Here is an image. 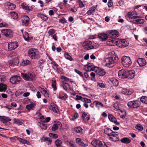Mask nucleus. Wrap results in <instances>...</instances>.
I'll return each mask as SVG.
<instances>
[{
  "instance_id": "nucleus-32",
  "label": "nucleus",
  "mask_w": 147,
  "mask_h": 147,
  "mask_svg": "<svg viewBox=\"0 0 147 147\" xmlns=\"http://www.w3.org/2000/svg\"><path fill=\"white\" fill-rule=\"evenodd\" d=\"M35 104L34 103H31L30 104L27 105L26 106V109L28 110L33 109L34 108Z\"/></svg>"
},
{
  "instance_id": "nucleus-9",
  "label": "nucleus",
  "mask_w": 147,
  "mask_h": 147,
  "mask_svg": "<svg viewBox=\"0 0 147 147\" xmlns=\"http://www.w3.org/2000/svg\"><path fill=\"white\" fill-rule=\"evenodd\" d=\"M62 125L61 123L59 121H57L55 122L51 127V130L53 131H55L58 129L59 127L61 129Z\"/></svg>"
},
{
  "instance_id": "nucleus-5",
  "label": "nucleus",
  "mask_w": 147,
  "mask_h": 147,
  "mask_svg": "<svg viewBox=\"0 0 147 147\" xmlns=\"http://www.w3.org/2000/svg\"><path fill=\"white\" fill-rule=\"evenodd\" d=\"M140 102L138 100H133L128 102L127 105L128 106L131 108H136L140 106Z\"/></svg>"
},
{
  "instance_id": "nucleus-38",
  "label": "nucleus",
  "mask_w": 147,
  "mask_h": 147,
  "mask_svg": "<svg viewBox=\"0 0 147 147\" xmlns=\"http://www.w3.org/2000/svg\"><path fill=\"white\" fill-rule=\"evenodd\" d=\"M16 62L15 63L14 61L10 62L9 63V66H13L14 65H16L19 63V61L18 58H16Z\"/></svg>"
},
{
  "instance_id": "nucleus-45",
  "label": "nucleus",
  "mask_w": 147,
  "mask_h": 147,
  "mask_svg": "<svg viewBox=\"0 0 147 147\" xmlns=\"http://www.w3.org/2000/svg\"><path fill=\"white\" fill-rule=\"evenodd\" d=\"M82 129L80 127H76L75 131L77 133H81L82 132Z\"/></svg>"
},
{
  "instance_id": "nucleus-28",
  "label": "nucleus",
  "mask_w": 147,
  "mask_h": 147,
  "mask_svg": "<svg viewBox=\"0 0 147 147\" xmlns=\"http://www.w3.org/2000/svg\"><path fill=\"white\" fill-rule=\"evenodd\" d=\"M121 141L123 143L128 144L131 142V140L127 138H124L121 140Z\"/></svg>"
},
{
  "instance_id": "nucleus-54",
  "label": "nucleus",
  "mask_w": 147,
  "mask_h": 147,
  "mask_svg": "<svg viewBox=\"0 0 147 147\" xmlns=\"http://www.w3.org/2000/svg\"><path fill=\"white\" fill-rule=\"evenodd\" d=\"M82 101L85 102L86 103H90L91 102V100L90 99L86 98H83Z\"/></svg>"
},
{
  "instance_id": "nucleus-60",
  "label": "nucleus",
  "mask_w": 147,
  "mask_h": 147,
  "mask_svg": "<svg viewBox=\"0 0 147 147\" xmlns=\"http://www.w3.org/2000/svg\"><path fill=\"white\" fill-rule=\"evenodd\" d=\"M45 62V61L43 59H41L39 60L38 61V63L40 66L43 64Z\"/></svg>"
},
{
  "instance_id": "nucleus-44",
  "label": "nucleus",
  "mask_w": 147,
  "mask_h": 147,
  "mask_svg": "<svg viewBox=\"0 0 147 147\" xmlns=\"http://www.w3.org/2000/svg\"><path fill=\"white\" fill-rule=\"evenodd\" d=\"M136 128L137 129L140 131H142L143 129V127L141 125L139 124H137L136 126Z\"/></svg>"
},
{
  "instance_id": "nucleus-24",
  "label": "nucleus",
  "mask_w": 147,
  "mask_h": 147,
  "mask_svg": "<svg viewBox=\"0 0 147 147\" xmlns=\"http://www.w3.org/2000/svg\"><path fill=\"white\" fill-rule=\"evenodd\" d=\"M0 119L1 121H3V123H7L11 120V119L9 117L4 116H0Z\"/></svg>"
},
{
  "instance_id": "nucleus-43",
  "label": "nucleus",
  "mask_w": 147,
  "mask_h": 147,
  "mask_svg": "<svg viewBox=\"0 0 147 147\" xmlns=\"http://www.w3.org/2000/svg\"><path fill=\"white\" fill-rule=\"evenodd\" d=\"M95 7H92L87 12V13L88 15H90L94 12L95 11Z\"/></svg>"
},
{
  "instance_id": "nucleus-17",
  "label": "nucleus",
  "mask_w": 147,
  "mask_h": 147,
  "mask_svg": "<svg viewBox=\"0 0 147 147\" xmlns=\"http://www.w3.org/2000/svg\"><path fill=\"white\" fill-rule=\"evenodd\" d=\"M1 32L3 34L7 37L10 36L12 32V31L9 29H3L1 30Z\"/></svg>"
},
{
  "instance_id": "nucleus-57",
  "label": "nucleus",
  "mask_w": 147,
  "mask_h": 147,
  "mask_svg": "<svg viewBox=\"0 0 147 147\" xmlns=\"http://www.w3.org/2000/svg\"><path fill=\"white\" fill-rule=\"evenodd\" d=\"M52 86L54 90H55L57 89V87H56V82L55 81L52 82Z\"/></svg>"
},
{
  "instance_id": "nucleus-48",
  "label": "nucleus",
  "mask_w": 147,
  "mask_h": 147,
  "mask_svg": "<svg viewBox=\"0 0 147 147\" xmlns=\"http://www.w3.org/2000/svg\"><path fill=\"white\" fill-rule=\"evenodd\" d=\"M96 67H87L86 69V71H95V69Z\"/></svg>"
},
{
  "instance_id": "nucleus-2",
  "label": "nucleus",
  "mask_w": 147,
  "mask_h": 147,
  "mask_svg": "<svg viewBox=\"0 0 147 147\" xmlns=\"http://www.w3.org/2000/svg\"><path fill=\"white\" fill-rule=\"evenodd\" d=\"M118 60V57L113 55L111 57H108L105 59L106 64L105 66L109 67H112L113 66V64L117 62Z\"/></svg>"
},
{
  "instance_id": "nucleus-40",
  "label": "nucleus",
  "mask_w": 147,
  "mask_h": 147,
  "mask_svg": "<svg viewBox=\"0 0 147 147\" xmlns=\"http://www.w3.org/2000/svg\"><path fill=\"white\" fill-rule=\"evenodd\" d=\"M38 16L42 20L44 21L47 20V17L41 14H38Z\"/></svg>"
},
{
  "instance_id": "nucleus-52",
  "label": "nucleus",
  "mask_w": 147,
  "mask_h": 147,
  "mask_svg": "<svg viewBox=\"0 0 147 147\" xmlns=\"http://www.w3.org/2000/svg\"><path fill=\"white\" fill-rule=\"evenodd\" d=\"M5 80V77L4 76H0V84L4 82Z\"/></svg>"
},
{
  "instance_id": "nucleus-25",
  "label": "nucleus",
  "mask_w": 147,
  "mask_h": 147,
  "mask_svg": "<svg viewBox=\"0 0 147 147\" xmlns=\"http://www.w3.org/2000/svg\"><path fill=\"white\" fill-rule=\"evenodd\" d=\"M61 82H63V84L61 85V86L63 87L64 90L67 91V87H70V85L69 83L65 82L63 80L61 81Z\"/></svg>"
},
{
  "instance_id": "nucleus-7",
  "label": "nucleus",
  "mask_w": 147,
  "mask_h": 147,
  "mask_svg": "<svg viewBox=\"0 0 147 147\" xmlns=\"http://www.w3.org/2000/svg\"><path fill=\"white\" fill-rule=\"evenodd\" d=\"M21 76L26 81H32L34 78L32 74L30 73H22Z\"/></svg>"
},
{
  "instance_id": "nucleus-61",
  "label": "nucleus",
  "mask_w": 147,
  "mask_h": 147,
  "mask_svg": "<svg viewBox=\"0 0 147 147\" xmlns=\"http://www.w3.org/2000/svg\"><path fill=\"white\" fill-rule=\"evenodd\" d=\"M59 21L60 22V23H61L62 24H64L66 23V20L65 18H63L61 19H60L59 20Z\"/></svg>"
},
{
  "instance_id": "nucleus-3",
  "label": "nucleus",
  "mask_w": 147,
  "mask_h": 147,
  "mask_svg": "<svg viewBox=\"0 0 147 147\" xmlns=\"http://www.w3.org/2000/svg\"><path fill=\"white\" fill-rule=\"evenodd\" d=\"M28 56L31 59H37L39 56V53L37 49L31 48L30 49L28 53Z\"/></svg>"
},
{
  "instance_id": "nucleus-19",
  "label": "nucleus",
  "mask_w": 147,
  "mask_h": 147,
  "mask_svg": "<svg viewBox=\"0 0 147 147\" xmlns=\"http://www.w3.org/2000/svg\"><path fill=\"white\" fill-rule=\"evenodd\" d=\"M137 62L140 66H143L146 64V62L144 59L139 58L137 60Z\"/></svg>"
},
{
  "instance_id": "nucleus-20",
  "label": "nucleus",
  "mask_w": 147,
  "mask_h": 147,
  "mask_svg": "<svg viewBox=\"0 0 147 147\" xmlns=\"http://www.w3.org/2000/svg\"><path fill=\"white\" fill-rule=\"evenodd\" d=\"M50 109L55 113H57L58 110L57 105L53 103L51 104V106L50 107Z\"/></svg>"
},
{
  "instance_id": "nucleus-33",
  "label": "nucleus",
  "mask_w": 147,
  "mask_h": 147,
  "mask_svg": "<svg viewBox=\"0 0 147 147\" xmlns=\"http://www.w3.org/2000/svg\"><path fill=\"white\" fill-rule=\"evenodd\" d=\"M29 21V18L27 16L25 17L24 19L22 20V23L26 25H27L28 24V22Z\"/></svg>"
},
{
  "instance_id": "nucleus-8",
  "label": "nucleus",
  "mask_w": 147,
  "mask_h": 147,
  "mask_svg": "<svg viewBox=\"0 0 147 147\" xmlns=\"http://www.w3.org/2000/svg\"><path fill=\"white\" fill-rule=\"evenodd\" d=\"M118 32L115 30L110 31L108 34V37L112 38L118 37Z\"/></svg>"
},
{
  "instance_id": "nucleus-59",
  "label": "nucleus",
  "mask_w": 147,
  "mask_h": 147,
  "mask_svg": "<svg viewBox=\"0 0 147 147\" xmlns=\"http://www.w3.org/2000/svg\"><path fill=\"white\" fill-rule=\"evenodd\" d=\"M55 32L54 30L53 29H51L49 30L48 33L50 35H52Z\"/></svg>"
},
{
  "instance_id": "nucleus-35",
  "label": "nucleus",
  "mask_w": 147,
  "mask_h": 147,
  "mask_svg": "<svg viewBox=\"0 0 147 147\" xmlns=\"http://www.w3.org/2000/svg\"><path fill=\"white\" fill-rule=\"evenodd\" d=\"M110 82L112 84L113 86H117L119 84L118 81L116 79H112L110 80Z\"/></svg>"
},
{
  "instance_id": "nucleus-64",
  "label": "nucleus",
  "mask_w": 147,
  "mask_h": 147,
  "mask_svg": "<svg viewBox=\"0 0 147 147\" xmlns=\"http://www.w3.org/2000/svg\"><path fill=\"white\" fill-rule=\"evenodd\" d=\"M36 95L38 98H40L41 97V94L39 91H38L37 92Z\"/></svg>"
},
{
  "instance_id": "nucleus-18",
  "label": "nucleus",
  "mask_w": 147,
  "mask_h": 147,
  "mask_svg": "<svg viewBox=\"0 0 147 147\" xmlns=\"http://www.w3.org/2000/svg\"><path fill=\"white\" fill-rule=\"evenodd\" d=\"M98 36L99 39L102 41L106 40L108 38V35L104 33L99 34Z\"/></svg>"
},
{
  "instance_id": "nucleus-27",
  "label": "nucleus",
  "mask_w": 147,
  "mask_h": 147,
  "mask_svg": "<svg viewBox=\"0 0 147 147\" xmlns=\"http://www.w3.org/2000/svg\"><path fill=\"white\" fill-rule=\"evenodd\" d=\"M7 8L9 10H14L16 7V5L12 3H7Z\"/></svg>"
},
{
  "instance_id": "nucleus-6",
  "label": "nucleus",
  "mask_w": 147,
  "mask_h": 147,
  "mask_svg": "<svg viewBox=\"0 0 147 147\" xmlns=\"http://www.w3.org/2000/svg\"><path fill=\"white\" fill-rule=\"evenodd\" d=\"M115 44L120 47L123 48L126 47L128 45V43L125 40H116Z\"/></svg>"
},
{
  "instance_id": "nucleus-46",
  "label": "nucleus",
  "mask_w": 147,
  "mask_h": 147,
  "mask_svg": "<svg viewBox=\"0 0 147 147\" xmlns=\"http://www.w3.org/2000/svg\"><path fill=\"white\" fill-rule=\"evenodd\" d=\"M94 103H95L96 106L98 107H103V105L100 102L98 101H94Z\"/></svg>"
},
{
  "instance_id": "nucleus-30",
  "label": "nucleus",
  "mask_w": 147,
  "mask_h": 147,
  "mask_svg": "<svg viewBox=\"0 0 147 147\" xmlns=\"http://www.w3.org/2000/svg\"><path fill=\"white\" fill-rule=\"evenodd\" d=\"M13 120L14 123L15 124L21 125L23 123V121L22 120H20L19 119H16V118H14Z\"/></svg>"
},
{
  "instance_id": "nucleus-36",
  "label": "nucleus",
  "mask_w": 147,
  "mask_h": 147,
  "mask_svg": "<svg viewBox=\"0 0 147 147\" xmlns=\"http://www.w3.org/2000/svg\"><path fill=\"white\" fill-rule=\"evenodd\" d=\"M31 63L30 61L28 60H24L22 61L21 65L23 66H26L30 65Z\"/></svg>"
},
{
  "instance_id": "nucleus-4",
  "label": "nucleus",
  "mask_w": 147,
  "mask_h": 147,
  "mask_svg": "<svg viewBox=\"0 0 147 147\" xmlns=\"http://www.w3.org/2000/svg\"><path fill=\"white\" fill-rule=\"evenodd\" d=\"M121 59L122 64L125 67L129 66L132 63L130 58L129 57L123 56L122 57Z\"/></svg>"
},
{
  "instance_id": "nucleus-49",
  "label": "nucleus",
  "mask_w": 147,
  "mask_h": 147,
  "mask_svg": "<svg viewBox=\"0 0 147 147\" xmlns=\"http://www.w3.org/2000/svg\"><path fill=\"white\" fill-rule=\"evenodd\" d=\"M40 91L42 94H44L45 96H49V94L46 88H45L43 90H40Z\"/></svg>"
},
{
  "instance_id": "nucleus-39",
  "label": "nucleus",
  "mask_w": 147,
  "mask_h": 147,
  "mask_svg": "<svg viewBox=\"0 0 147 147\" xmlns=\"http://www.w3.org/2000/svg\"><path fill=\"white\" fill-rule=\"evenodd\" d=\"M55 143L57 147H61L62 142L59 140H57L55 141Z\"/></svg>"
},
{
  "instance_id": "nucleus-29",
  "label": "nucleus",
  "mask_w": 147,
  "mask_h": 147,
  "mask_svg": "<svg viewBox=\"0 0 147 147\" xmlns=\"http://www.w3.org/2000/svg\"><path fill=\"white\" fill-rule=\"evenodd\" d=\"M7 87L6 85L2 83L0 84V91L5 92L6 90Z\"/></svg>"
},
{
  "instance_id": "nucleus-13",
  "label": "nucleus",
  "mask_w": 147,
  "mask_h": 147,
  "mask_svg": "<svg viewBox=\"0 0 147 147\" xmlns=\"http://www.w3.org/2000/svg\"><path fill=\"white\" fill-rule=\"evenodd\" d=\"M91 144L95 147H102L103 143L99 140H93L91 143Z\"/></svg>"
},
{
  "instance_id": "nucleus-62",
  "label": "nucleus",
  "mask_w": 147,
  "mask_h": 147,
  "mask_svg": "<svg viewBox=\"0 0 147 147\" xmlns=\"http://www.w3.org/2000/svg\"><path fill=\"white\" fill-rule=\"evenodd\" d=\"M75 71L79 75H80L81 76H83V74L80 71H79L77 69H75Z\"/></svg>"
},
{
  "instance_id": "nucleus-37",
  "label": "nucleus",
  "mask_w": 147,
  "mask_h": 147,
  "mask_svg": "<svg viewBox=\"0 0 147 147\" xmlns=\"http://www.w3.org/2000/svg\"><path fill=\"white\" fill-rule=\"evenodd\" d=\"M22 8L28 11H29L30 10V7H28V5H26L24 3H22Z\"/></svg>"
},
{
  "instance_id": "nucleus-26",
  "label": "nucleus",
  "mask_w": 147,
  "mask_h": 147,
  "mask_svg": "<svg viewBox=\"0 0 147 147\" xmlns=\"http://www.w3.org/2000/svg\"><path fill=\"white\" fill-rule=\"evenodd\" d=\"M104 131L105 133L109 137L111 135H112V134L114 132L109 128H106L105 129Z\"/></svg>"
},
{
  "instance_id": "nucleus-10",
  "label": "nucleus",
  "mask_w": 147,
  "mask_h": 147,
  "mask_svg": "<svg viewBox=\"0 0 147 147\" xmlns=\"http://www.w3.org/2000/svg\"><path fill=\"white\" fill-rule=\"evenodd\" d=\"M95 72L97 74L100 76L104 75L106 73L104 69L97 67H96L95 69Z\"/></svg>"
},
{
  "instance_id": "nucleus-1",
  "label": "nucleus",
  "mask_w": 147,
  "mask_h": 147,
  "mask_svg": "<svg viewBox=\"0 0 147 147\" xmlns=\"http://www.w3.org/2000/svg\"><path fill=\"white\" fill-rule=\"evenodd\" d=\"M135 73V71L133 70L128 71L121 70L119 71L118 74L119 77L121 78H128L133 79L134 77Z\"/></svg>"
},
{
  "instance_id": "nucleus-41",
  "label": "nucleus",
  "mask_w": 147,
  "mask_h": 147,
  "mask_svg": "<svg viewBox=\"0 0 147 147\" xmlns=\"http://www.w3.org/2000/svg\"><path fill=\"white\" fill-rule=\"evenodd\" d=\"M23 36L25 40L28 41L29 40V34L27 32H26L24 33V34H23Z\"/></svg>"
},
{
  "instance_id": "nucleus-21",
  "label": "nucleus",
  "mask_w": 147,
  "mask_h": 147,
  "mask_svg": "<svg viewBox=\"0 0 147 147\" xmlns=\"http://www.w3.org/2000/svg\"><path fill=\"white\" fill-rule=\"evenodd\" d=\"M108 117L109 120L113 122L116 125H117L119 124V123L117 121L116 118L112 115H109Z\"/></svg>"
},
{
  "instance_id": "nucleus-23",
  "label": "nucleus",
  "mask_w": 147,
  "mask_h": 147,
  "mask_svg": "<svg viewBox=\"0 0 147 147\" xmlns=\"http://www.w3.org/2000/svg\"><path fill=\"white\" fill-rule=\"evenodd\" d=\"M14 138H16L20 142V143L23 144H26L28 145L30 144V143L27 141L26 140L22 138H18L17 136H15Z\"/></svg>"
},
{
  "instance_id": "nucleus-11",
  "label": "nucleus",
  "mask_w": 147,
  "mask_h": 147,
  "mask_svg": "<svg viewBox=\"0 0 147 147\" xmlns=\"http://www.w3.org/2000/svg\"><path fill=\"white\" fill-rule=\"evenodd\" d=\"M8 48L10 50L14 49L18 47V44L17 42H9L8 45Z\"/></svg>"
},
{
  "instance_id": "nucleus-22",
  "label": "nucleus",
  "mask_w": 147,
  "mask_h": 147,
  "mask_svg": "<svg viewBox=\"0 0 147 147\" xmlns=\"http://www.w3.org/2000/svg\"><path fill=\"white\" fill-rule=\"evenodd\" d=\"M116 40L112 38L109 39L107 41V44L109 45L113 46L115 44Z\"/></svg>"
},
{
  "instance_id": "nucleus-58",
  "label": "nucleus",
  "mask_w": 147,
  "mask_h": 147,
  "mask_svg": "<svg viewBox=\"0 0 147 147\" xmlns=\"http://www.w3.org/2000/svg\"><path fill=\"white\" fill-rule=\"evenodd\" d=\"M113 3L112 2L111 0H109L108 3V6L109 7H110L112 6L113 5Z\"/></svg>"
},
{
  "instance_id": "nucleus-47",
  "label": "nucleus",
  "mask_w": 147,
  "mask_h": 147,
  "mask_svg": "<svg viewBox=\"0 0 147 147\" xmlns=\"http://www.w3.org/2000/svg\"><path fill=\"white\" fill-rule=\"evenodd\" d=\"M121 92L124 94H128L129 92V90L126 88H123L122 89L121 91Z\"/></svg>"
},
{
  "instance_id": "nucleus-56",
  "label": "nucleus",
  "mask_w": 147,
  "mask_h": 147,
  "mask_svg": "<svg viewBox=\"0 0 147 147\" xmlns=\"http://www.w3.org/2000/svg\"><path fill=\"white\" fill-rule=\"evenodd\" d=\"M62 79L64 80L66 82L69 81V79L68 78H67V77L64 76H62L61 77Z\"/></svg>"
},
{
  "instance_id": "nucleus-12",
  "label": "nucleus",
  "mask_w": 147,
  "mask_h": 147,
  "mask_svg": "<svg viewBox=\"0 0 147 147\" xmlns=\"http://www.w3.org/2000/svg\"><path fill=\"white\" fill-rule=\"evenodd\" d=\"M20 80V77L16 76L11 77L10 81L13 84H16L18 83Z\"/></svg>"
},
{
  "instance_id": "nucleus-15",
  "label": "nucleus",
  "mask_w": 147,
  "mask_h": 147,
  "mask_svg": "<svg viewBox=\"0 0 147 147\" xmlns=\"http://www.w3.org/2000/svg\"><path fill=\"white\" fill-rule=\"evenodd\" d=\"M112 135L109 136V139L113 142H116L118 141L119 140V138L117 134H115V132H113L112 134Z\"/></svg>"
},
{
  "instance_id": "nucleus-53",
  "label": "nucleus",
  "mask_w": 147,
  "mask_h": 147,
  "mask_svg": "<svg viewBox=\"0 0 147 147\" xmlns=\"http://www.w3.org/2000/svg\"><path fill=\"white\" fill-rule=\"evenodd\" d=\"M49 136L50 137L55 139L57 138L58 137V136L57 134H53L52 133H49Z\"/></svg>"
},
{
  "instance_id": "nucleus-55",
  "label": "nucleus",
  "mask_w": 147,
  "mask_h": 147,
  "mask_svg": "<svg viewBox=\"0 0 147 147\" xmlns=\"http://www.w3.org/2000/svg\"><path fill=\"white\" fill-rule=\"evenodd\" d=\"M67 96L65 94H64V95L63 96L59 95V98L63 100H65L66 98H67Z\"/></svg>"
},
{
  "instance_id": "nucleus-50",
  "label": "nucleus",
  "mask_w": 147,
  "mask_h": 147,
  "mask_svg": "<svg viewBox=\"0 0 147 147\" xmlns=\"http://www.w3.org/2000/svg\"><path fill=\"white\" fill-rule=\"evenodd\" d=\"M76 2L79 4V6L80 7H84V5L82 2L81 0H78Z\"/></svg>"
},
{
  "instance_id": "nucleus-63",
  "label": "nucleus",
  "mask_w": 147,
  "mask_h": 147,
  "mask_svg": "<svg viewBox=\"0 0 147 147\" xmlns=\"http://www.w3.org/2000/svg\"><path fill=\"white\" fill-rule=\"evenodd\" d=\"M98 85L101 88H104L105 86V84L102 83H98Z\"/></svg>"
},
{
  "instance_id": "nucleus-34",
  "label": "nucleus",
  "mask_w": 147,
  "mask_h": 147,
  "mask_svg": "<svg viewBox=\"0 0 147 147\" xmlns=\"http://www.w3.org/2000/svg\"><path fill=\"white\" fill-rule=\"evenodd\" d=\"M134 22L135 24H142L144 22V20L143 19H137L134 20Z\"/></svg>"
},
{
  "instance_id": "nucleus-42",
  "label": "nucleus",
  "mask_w": 147,
  "mask_h": 147,
  "mask_svg": "<svg viewBox=\"0 0 147 147\" xmlns=\"http://www.w3.org/2000/svg\"><path fill=\"white\" fill-rule=\"evenodd\" d=\"M140 101L143 103L147 104V97L142 96L140 99Z\"/></svg>"
},
{
  "instance_id": "nucleus-31",
  "label": "nucleus",
  "mask_w": 147,
  "mask_h": 147,
  "mask_svg": "<svg viewBox=\"0 0 147 147\" xmlns=\"http://www.w3.org/2000/svg\"><path fill=\"white\" fill-rule=\"evenodd\" d=\"M10 13L12 18L14 19H17L18 17V13L15 12H10Z\"/></svg>"
},
{
  "instance_id": "nucleus-51",
  "label": "nucleus",
  "mask_w": 147,
  "mask_h": 147,
  "mask_svg": "<svg viewBox=\"0 0 147 147\" xmlns=\"http://www.w3.org/2000/svg\"><path fill=\"white\" fill-rule=\"evenodd\" d=\"M65 57L67 59L70 61H72L73 59L67 53L65 54Z\"/></svg>"
},
{
  "instance_id": "nucleus-16",
  "label": "nucleus",
  "mask_w": 147,
  "mask_h": 147,
  "mask_svg": "<svg viewBox=\"0 0 147 147\" xmlns=\"http://www.w3.org/2000/svg\"><path fill=\"white\" fill-rule=\"evenodd\" d=\"M76 143L81 146L86 147L88 146L87 143H84L80 138H78L76 139Z\"/></svg>"
},
{
  "instance_id": "nucleus-14",
  "label": "nucleus",
  "mask_w": 147,
  "mask_h": 147,
  "mask_svg": "<svg viewBox=\"0 0 147 147\" xmlns=\"http://www.w3.org/2000/svg\"><path fill=\"white\" fill-rule=\"evenodd\" d=\"M92 42L90 41H86L83 42V46H87V50L92 49L94 48V47L92 45Z\"/></svg>"
}]
</instances>
